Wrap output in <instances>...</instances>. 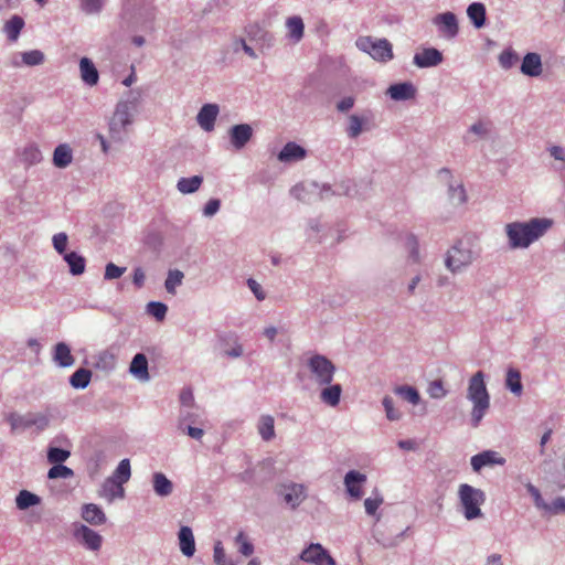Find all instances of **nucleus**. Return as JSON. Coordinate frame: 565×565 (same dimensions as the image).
<instances>
[{"instance_id": "6e6552de", "label": "nucleus", "mask_w": 565, "mask_h": 565, "mask_svg": "<svg viewBox=\"0 0 565 565\" xmlns=\"http://www.w3.org/2000/svg\"><path fill=\"white\" fill-rule=\"evenodd\" d=\"M527 490L533 497L536 508L544 511L546 514L565 513V499L563 497H557L551 504H548L543 500L539 489L534 486L529 484Z\"/></svg>"}, {"instance_id": "bf43d9fd", "label": "nucleus", "mask_w": 565, "mask_h": 565, "mask_svg": "<svg viewBox=\"0 0 565 565\" xmlns=\"http://www.w3.org/2000/svg\"><path fill=\"white\" fill-rule=\"evenodd\" d=\"M23 157L31 164L36 163L42 159L41 151L34 146L26 147L23 151Z\"/></svg>"}, {"instance_id": "58836bf2", "label": "nucleus", "mask_w": 565, "mask_h": 565, "mask_svg": "<svg viewBox=\"0 0 565 565\" xmlns=\"http://www.w3.org/2000/svg\"><path fill=\"white\" fill-rule=\"evenodd\" d=\"M366 119L358 115H351L349 117L348 135L350 138H356L363 130V125Z\"/></svg>"}, {"instance_id": "de8ad7c7", "label": "nucleus", "mask_w": 565, "mask_h": 565, "mask_svg": "<svg viewBox=\"0 0 565 565\" xmlns=\"http://www.w3.org/2000/svg\"><path fill=\"white\" fill-rule=\"evenodd\" d=\"M73 476V470L70 469L66 466L63 465H55L53 466L47 473V477L50 479H56V478H70Z\"/></svg>"}, {"instance_id": "7c9ffc66", "label": "nucleus", "mask_w": 565, "mask_h": 565, "mask_svg": "<svg viewBox=\"0 0 565 565\" xmlns=\"http://www.w3.org/2000/svg\"><path fill=\"white\" fill-rule=\"evenodd\" d=\"M64 260L70 266L72 275H82L85 271V258L76 252L66 253Z\"/></svg>"}, {"instance_id": "412c9836", "label": "nucleus", "mask_w": 565, "mask_h": 565, "mask_svg": "<svg viewBox=\"0 0 565 565\" xmlns=\"http://www.w3.org/2000/svg\"><path fill=\"white\" fill-rule=\"evenodd\" d=\"M387 93L394 100H407L415 96V88L411 83H399L391 85Z\"/></svg>"}, {"instance_id": "f257e3e1", "label": "nucleus", "mask_w": 565, "mask_h": 565, "mask_svg": "<svg viewBox=\"0 0 565 565\" xmlns=\"http://www.w3.org/2000/svg\"><path fill=\"white\" fill-rule=\"evenodd\" d=\"M550 218H532L530 222H514L507 225V235L511 247L525 248L540 238L551 226Z\"/></svg>"}, {"instance_id": "9d476101", "label": "nucleus", "mask_w": 565, "mask_h": 565, "mask_svg": "<svg viewBox=\"0 0 565 565\" xmlns=\"http://www.w3.org/2000/svg\"><path fill=\"white\" fill-rule=\"evenodd\" d=\"M74 535L77 541H79L92 551H98L102 546V536L96 531L89 529L86 525H81L77 527Z\"/></svg>"}, {"instance_id": "0eeeda50", "label": "nucleus", "mask_w": 565, "mask_h": 565, "mask_svg": "<svg viewBox=\"0 0 565 565\" xmlns=\"http://www.w3.org/2000/svg\"><path fill=\"white\" fill-rule=\"evenodd\" d=\"M300 558L315 565H335L332 556L319 543H311L302 551Z\"/></svg>"}, {"instance_id": "4be33fe9", "label": "nucleus", "mask_w": 565, "mask_h": 565, "mask_svg": "<svg viewBox=\"0 0 565 565\" xmlns=\"http://www.w3.org/2000/svg\"><path fill=\"white\" fill-rule=\"evenodd\" d=\"M54 362L62 367L72 366L75 362L70 347L64 342H58L54 348Z\"/></svg>"}, {"instance_id": "39448f33", "label": "nucleus", "mask_w": 565, "mask_h": 565, "mask_svg": "<svg viewBox=\"0 0 565 565\" xmlns=\"http://www.w3.org/2000/svg\"><path fill=\"white\" fill-rule=\"evenodd\" d=\"M310 377L318 385H329L335 372L334 364L324 355L315 354L308 360Z\"/></svg>"}, {"instance_id": "c03bdc74", "label": "nucleus", "mask_w": 565, "mask_h": 565, "mask_svg": "<svg viewBox=\"0 0 565 565\" xmlns=\"http://www.w3.org/2000/svg\"><path fill=\"white\" fill-rule=\"evenodd\" d=\"M113 117H115V122H121L126 126L131 124V116L127 104H119Z\"/></svg>"}, {"instance_id": "2f4dec72", "label": "nucleus", "mask_w": 565, "mask_h": 565, "mask_svg": "<svg viewBox=\"0 0 565 565\" xmlns=\"http://www.w3.org/2000/svg\"><path fill=\"white\" fill-rule=\"evenodd\" d=\"M341 392L342 388L340 384L329 385L322 390L320 397L326 404L337 406L340 402Z\"/></svg>"}, {"instance_id": "864d4df0", "label": "nucleus", "mask_w": 565, "mask_h": 565, "mask_svg": "<svg viewBox=\"0 0 565 565\" xmlns=\"http://www.w3.org/2000/svg\"><path fill=\"white\" fill-rule=\"evenodd\" d=\"M383 503V498L380 494L375 497L366 498L364 501L365 511L369 515H374Z\"/></svg>"}, {"instance_id": "c85d7f7f", "label": "nucleus", "mask_w": 565, "mask_h": 565, "mask_svg": "<svg viewBox=\"0 0 565 565\" xmlns=\"http://www.w3.org/2000/svg\"><path fill=\"white\" fill-rule=\"evenodd\" d=\"M288 36L294 42H299L303 36L305 24L300 17H290L286 21Z\"/></svg>"}, {"instance_id": "c756f323", "label": "nucleus", "mask_w": 565, "mask_h": 565, "mask_svg": "<svg viewBox=\"0 0 565 565\" xmlns=\"http://www.w3.org/2000/svg\"><path fill=\"white\" fill-rule=\"evenodd\" d=\"M203 182V178L200 175H193L191 178H181L177 183V189L182 194H190L198 191Z\"/></svg>"}, {"instance_id": "2eb2a0df", "label": "nucleus", "mask_w": 565, "mask_h": 565, "mask_svg": "<svg viewBox=\"0 0 565 565\" xmlns=\"http://www.w3.org/2000/svg\"><path fill=\"white\" fill-rule=\"evenodd\" d=\"M505 459L500 457L498 452L487 450L471 458V466L475 471H480L483 467L490 465H504Z\"/></svg>"}, {"instance_id": "a211bd4d", "label": "nucleus", "mask_w": 565, "mask_h": 565, "mask_svg": "<svg viewBox=\"0 0 565 565\" xmlns=\"http://www.w3.org/2000/svg\"><path fill=\"white\" fill-rule=\"evenodd\" d=\"M307 152L305 148L297 145L296 142H287L278 154V159L281 162H292L302 160Z\"/></svg>"}, {"instance_id": "a878e982", "label": "nucleus", "mask_w": 565, "mask_h": 565, "mask_svg": "<svg viewBox=\"0 0 565 565\" xmlns=\"http://www.w3.org/2000/svg\"><path fill=\"white\" fill-rule=\"evenodd\" d=\"M73 160L72 149L68 145H58L53 153V163L57 168H66Z\"/></svg>"}, {"instance_id": "338daca9", "label": "nucleus", "mask_w": 565, "mask_h": 565, "mask_svg": "<svg viewBox=\"0 0 565 565\" xmlns=\"http://www.w3.org/2000/svg\"><path fill=\"white\" fill-rule=\"evenodd\" d=\"M220 205H221L220 200L211 199L204 207V215H206V216L214 215L220 210Z\"/></svg>"}, {"instance_id": "774afa93", "label": "nucleus", "mask_w": 565, "mask_h": 565, "mask_svg": "<svg viewBox=\"0 0 565 565\" xmlns=\"http://www.w3.org/2000/svg\"><path fill=\"white\" fill-rule=\"evenodd\" d=\"M354 106V98L351 96L344 97L337 104V109L341 113L350 110Z\"/></svg>"}, {"instance_id": "aec40b11", "label": "nucleus", "mask_w": 565, "mask_h": 565, "mask_svg": "<svg viewBox=\"0 0 565 565\" xmlns=\"http://www.w3.org/2000/svg\"><path fill=\"white\" fill-rule=\"evenodd\" d=\"M81 77L82 79L89 86H94L98 83V72L95 67L94 63L87 58L83 57L79 62Z\"/></svg>"}, {"instance_id": "4468645a", "label": "nucleus", "mask_w": 565, "mask_h": 565, "mask_svg": "<svg viewBox=\"0 0 565 565\" xmlns=\"http://www.w3.org/2000/svg\"><path fill=\"white\" fill-rule=\"evenodd\" d=\"M218 115V106L215 104H205L198 114V122L205 131H212L216 117Z\"/></svg>"}, {"instance_id": "5701e85b", "label": "nucleus", "mask_w": 565, "mask_h": 565, "mask_svg": "<svg viewBox=\"0 0 565 565\" xmlns=\"http://www.w3.org/2000/svg\"><path fill=\"white\" fill-rule=\"evenodd\" d=\"M130 373L141 381L149 380L148 361L145 354L138 353L130 363Z\"/></svg>"}, {"instance_id": "423d86ee", "label": "nucleus", "mask_w": 565, "mask_h": 565, "mask_svg": "<svg viewBox=\"0 0 565 565\" xmlns=\"http://www.w3.org/2000/svg\"><path fill=\"white\" fill-rule=\"evenodd\" d=\"M461 245L462 244L459 243L448 250L446 265L452 273L468 266L473 258L472 252L469 248L462 247Z\"/></svg>"}, {"instance_id": "5fc2aeb1", "label": "nucleus", "mask_w": 565, "mask_h": 565, "mask_svg": "<svg viewBox=\"0 0 565 565\" xmlns=\"http://www.w3.org/2000/svg\"><path fill=\"white\" fill-rule=\"evenodd\" d=\"M383 406L385 408L386 416L390 420L399 419L401 413L397 409H395L394 402H393L392 397L385 396L383 398Z\"/></svg>"}, {"instance_id": "ea45409f", "label": "nucleus", "mask_w": 565, "mask_h": 565, "mask_svg": "<svg viewBox=\"0 0 565 565\" xmlns=\"http://www.w3.org/2000/svg\"><path fill=\"white\" fill-rule=\"evenodd\" d=\"M395 393L413 405H417L419 403V394L417 390L412 386H398L395 388Z\"/></svg>"}, {"instance_id": "0e129e2a", "label": "nucleus", "mask_w": 565, "mask_h": 565, "mask_svg": "<svg viewBox=\"0 0 565 565\" xmlns=\"http://www.w3.org/2000/svg\"><path fill=\"white\" fill-rule=\"evenodd\" d=\"M10 423H11V426L13 429H18V428H22V429H25L28 428V414L24 415V416H20V415H12L10 417Z\"/></svg>"}, {"instance_id": "b1692460", "label": "nucleus", "mask_w": 565, "mask_h": 565, "mask_svg": "<svg viewBox=\"0 0 565 565\" xmlns=\"http://www.w3.org/2000/svg\"><path fill=\"white\" fill-rule=\"evenodd\" d=\"M82 518L93 525H100L106 521V515L103 510L93 503L83 507Z\"/></svg>"}, {"instance_id": "f03ea898", "label": "nucleus", "mask_w": 565, "mask_h": 565, "mask_svg": "<svg viewBox=\"0 0 565 565\" xmlns=\"http://www.w3.org/2000/svg\"><path fill=\"white\" fill-rule=\"evenodd\" d=\"M467 397L473 404L471 411L472 426L478 427L490 406V396L481 371H478L470 379Z\"/></svg>"}, {"instance_id": "f704fd0d", "label": "nucleus", "mask_w": 565, "mask_h": 565, "mask_svg": "<svg viewBox=\"0 0 565 565\" xmlns=\"http://www.w3.org/2000/svg\"><path fill=\"white\" fill-rule=\"evenodd\" d=\"M24 26V21L19 15H13L7 23L4 24V32L7 33L9 40L15 41Z\"/></svg>"}, {"instance_id": "49530a36", "label": "nucleus", "mask_w": 565, "mask_h": 565, "mask_svg": "<svg viewBox=\"0 0 565 565\" xmlns=\"http://www.w3.org/2000/svg\"><path fill=\"white\" fill-rule=\"evenodd\" d=\"M70 457V451L62 448L52 447L49 449L47 459L51 463H61Z\"/></svg>"}, {"instance_id": "4c0bfd02", "label": "nucleus", "mask_w": 565, "mask_h": 565, "mask_svg": "<svg viewBox=\"0 0 565 565\" xmlns=\"http://www.w3.org/2000/svg\"><path fill=\"white\" fill-rule=\"evenodd\" d=\"M39 501H40V499L38 495H35L26 490L20 491V493L18 494V497L15 499L17 507L21 510H24V509H28L29 507L35 505L39 503Z\"/></svg>"}, {"instance_id": "37998d69", "label": "nucleus", "mask_w": 565, "mask_h": 565, "mask_svg": "<svg viewBox=\"0 0 565 565\" xmlns=\"http://www.w3.org/2000/svg\"><path fill=\"white\" fill-rule=\"evenodd\" d=\"M213 558L216 565H235V563L226 556L223 544L220 541L214 544Z\"/></svg>"}, {"instance_id": "bb28decb", "label": "nucleus", "mask_w": 565, "mask_h": 565, "mask_svg": "<svg viewBox=\"0 0 565 565\" xmlns=\"http://www.w3.org/2000/svg\"><path fill=\"white\" fill-rule=\"evenodd\" d=\"M152 483L154 492L160 497H168L173 491L172 482L162 472L153 473Z\"/></svg>"}, {"instance_id": "20e7f679", "label": "nucleus", "mask_w": 565, "mask_h": 565, "mask_svg": "<svg viewBox=\"0 0 565 565\" xmlns=\"http://www.w3.org/2000/svg\"><path fill=\"white\" fill-rule=\"evenodd\" d=\"M356 46L379 62H387L393 58L392 44L386 39L361 36L356 40Z\"/></svg>"}, {"instance_id": "cd10ccee", "label": "nucleus", "mask_w": 565, "mask_h": 565, "mask_svg": "<svg viewBox=\"0 0 565 565\" xmlns=\"http://www.w3.org/2000/svg\"><path fill=\"white\" fill-rule=\"evenodd\" d=\"M467 14L473 25L480 29L486 23V7L480 2L471 3L467 9Z\"/></svg>"}, {"instance_id": "7ed1b4c3", "label": "nucleus", "mask_w": 565, "mask_h": 565, "mask_svg": "<svg viewBox=\"0 0 565 565\" xmlns=\"http://www.w3.org/2000/svg\"><path fill=\"white\" fill-rule=\"evenodd\" d=\"M459 499L467 520L481 516L480 505L484 501V493L481 490L463 483L459 487Z\"/></svg>"}, {"instance_id": "603ef678", "label": "nucleus", "mask_w": 565, "mask_h": 565, "mask_svg": "<svg viewBox=\"0 0 565 565\" xmlns=\"http://www.w3.org/2000/svg\"><path fill=\"white\" fill-rule=\"evenodd\" d=\"M147 309L148 312L158 320H163L168 310L164 303L156 301L149 302Z\"/></svg>"}, {"instance_id": "393cba45", "label": "nucleus", "mask_w": 565, "mask_h": 565, "mask_svg": "<svg viewBox=\"0 0 565 565\" xmlns=\"http://www.w3.org/2000/svg\"><path fill=\"white\" fill-rule=\"evenodd\" d=\"M180 550L185 556H192L195 552V542L192 530L182 526L179 532Z\"/></svg>"}, {"instance_id": "8fccbe9b", "label": "nucleus", "mask_w": 565, "mask_h": 565, "mask_svg": "<svg viewBox=\"0 0 565 565\" xmlns=\"http://www.w3.org/2000/svg\"><path fill=\"white\" fill-rule=\"evenodd\" d=\"M449 198L456 204L465 203L467 195L462 184H458L457 186L449 185Z\"/></svg>"}, {"instance_id": "c9c22d12", "label": "nucleus", "mask_w": 565, "mask_h": 565, "mask_svg": "<svg viewBox=\"0 0 565 565\" xmlns=\"http://www.w3.org/2000/svg\"><path fill=\"white\" fill-rule=\"evenodd\" d=\"M505 385L515 395H521L523 387L521 383V374L518 370H508Z\"/></svg>"}, {"instance_id": "680f3d73", "label": "nucleus", "mask_w": 565, "mask_h": 565, "mask_svg": "<svg viewBox=\"0 0 565 565\" xmlns=\"http://www.w3.org/2000/svg\"><path fill=\"white\" fill-rule=\"evenodd\" d=\"M499 60L504 68H509L518 61V55L512 51H504L500 54Z\"/></svg>"}, {"instance_id": "dca6fc26", "label": "nucleus", "mask_w": 565, "mask_h": 565, "mask_svg": "<svg viewBox=\"0 0 565 565\" xmlns=\"http://www.w3.org/2000/svg\"><path fill=\"white\" fill-rule=\"evenodd\" d=\"M443 61L441 53L436 49H425L423 52L415 54L414 63L418 67H431L438 65Z\"/></svg>"}, {"instance_id": "f8f14e48", "label": "nucleus", "mask_w": 565, "mask_h": 565, "mask_svg": "<svg viewBox=\"0 0 565 565\" xmlns=\"http://www.w3.org/2000/svg\"><path fill=\"white\" fill-rule=\"evenodd\" d=\"M280 493L284 495L285 502L291 508L298 507L306 499V490L302 484L282 486Z\"/></svg>"}, {"instance_id": "3c124183", "label": "nucleus", "mask_w": 565, "mask_h": 565, "mask_svg": "<svg viewBox=\"0 0 565 565\" xmlns=\"http://www.w3.org/2000/svg\"><path fill=\"white\" fill-rule=\"evenodd\" d=\"M178 429L182 434H186L191 438L196 439V440H200L203 437V435H204V431L201 428H196V427H192V426H186L185 427L183 418H180L179 424H178Z\"/></svg>"}, {"instance_id": "69168bd1", "label": "nucleus", "mask_w": 565, "mask_h": 565, "mask_svg": "<svg viewBox=\"0 0 565 565\" xmlns=\"http://www.w3.org/2000/svg\"><path fill=\"white\" fill-rule=\"evenodd\" d=\"M406 244L409 248L411 256L413 257L414 262L418 260V244L415 236L409 235L406 239Z\"/></svg>"}, {"instance_id": "4d7b16f0", "label": "nucleus", "mask_w": 565, "mask_h": 565, "mask_svg": "<svg viewBox=\"0 0 565 565\" xmlns=\"http://www.w3.org/2000/svg\"><path fill=\"white\" fill-rule=\"evenodd\" d=\"M126 271L125 267H119L114 263H108L105 268V279H117Z\"/></svg>"}, {"instance_id": "6ab92c4d", "label": "nucleus", "mask_w": 565, "mask_h": 565, "mask_svg": "<svg viewBox=\"0 0 565 565\" xmlns=\"http://www.w3.org/2000/svg\"><path fill=\"white\" fill-rule=\"evenodd\" d=\"M99 494L107 501L111 502L116 498H122L125 494V490L121 483L109 477L102 484Z\"/></svg>"}, {"instance_id": "a19ab883", "label": "nucleus", "mask_w": 565, "mask_h": 565, "mask_svg": "<svg viewBox=\"0 0 565 565\" xmlns=\"http://www.w3.org/2000/svg\"><path fill=\"white\" fill-rule=\"evenodd\" d=\"M183 277L184 276L182 271L178 269L170 270L164 284L167 291L170 294H175V288L182 284Z\"/></svg>"}, {"instance_id": "f3484780", "label": "nucleus", "mask_w": 565, "mask_h": 565, "mask_svg": "<svg viewBox=\"0 0 565 565\" xmlns=\"http://www.w3.org/2000/svg\"><path fill=\"white\" fill-rule=\"evenodd\" d=\"M542 61L537 53H527L522 62L521 72L531 77H537L542 74Z\"/></svg>"}, {"instance_id": "ddd939ff", "label": "nucleus", "mask_w": 565, "mask_h": 565, "mask_svg": "<svg viewBox=\"0 0 565 565\" xmlns=\"http://www.w3.org/2000/svg\"><path fill=\"white\" fill-rule=\"evenodd\" d=\"M231 142L235 149H242L250 140L253 129L248 124H239L232 127L230 131Z\"/></svg>"}, {"instance_id": "9b49d317", "label": "nucleus", "mask_w": 565, "mask_h": 565, "mask_svg": "<svg viewBox=\"0 0 565 565\" xmlns=\"http://www.w3.org/2000/svg\"><path fill=\"white\" fill-rule=\"evenodd\" d=\"M365 481L366 476L355 470H350L344 477L348 493L356 500L363 495L362 486Z\"/></svg>"}, {"instance_id": "72a5a7b5", "label": "nucleus", "mask_w": 565, "mask_h": 565, "mask_svg": "<svg viewBox=\"0 0 565 565\" xmlns=\"http://www.w3.org/2000/svg\"><path fill=\"white\" fill-rule=\"evenodd\" d=\"M92 379V372L87 369H78L71 377L70 383L74 388H85Z\"/></svg>"}, {"instance_id": "e2e57ef3", "label": "nucleus", "mask_w": 565, "mask_h": 565, "mask_svg": "<svg viewBox=\"0 0 565 565\" xmlns=\"http://www.w3.org/2000/svg\"><path fill=\"white\" fill-rule=\"evenodd\" d=\"M103 7V0H82V9L86 13H96Z\"/></svg>"}, {"instance_id": "6e6d98bb", "label": "nucleus", "mask_w": 565, "mask_h": 565, "mask_svg": "<svg viewBox=\"0 0 565 565\" xmlns=\"http://www.w3.org/2000/svg\"><path fill=\"white\" fill-rule=\"evenodd\" d=\"M127 126L121 122H115V117H111L109 122L110 137L115 140H121L122 134L126 132Z\"/></svg>"}, {"instance_id": "09e8293b", "label": "nucleus", "mask_w": 565, "mask_h": 565, "mask_svg": "<svg viewBox=\"0 0 565 565\" xmlns=\"http://www.w3.org/2000/svg\"><path fill=\"white\" fill-rule=\"evenodd\" d=\"M28 428L36 426L39 429H44L49 425V418L44 414H28Z\"/></svg>"}, {"instance_id": "052dcab7", "label": "nucleus", "mask_w": 565, "mask_h": 565, "mask_svg": "<svg viewBox=\"0 0 565 565\" xmlns=\"http://www.w3.org/2000/svg\"><path fill=\"white\" fill-rule=\"evenodd\" d=\"M53 246L57 253L63 254L67 246V235L65 233H57L53 236Z\"/></svg>"}, {"instance_id": "473e14b6", "label": "nucleus", "mask_w": 565, "mask_h": 565, "mask_svg": "<svg viewBox=\"0 0 565 565\" xmlns=\"http://www.w3.org/2000/svg\"><path fill=\"white\" fill-rule=\"evenodd\" d=\"M258 433L262 438L266 441L270 440L275 436L274 417L270 415H264L260 417L258 423Z\"/></svg>"}, {"instance_id": "a18cd8bd", "label": "nucleus", "mask_w": 565, "mask_h": 565, "mask_svg": "<svg viewBox=\"0 0 565 565\" xmlns=\"http://www.w3.org/2000/svg\"><path fill=\"white\" fill-rule=\"evenodd\" d=\"M22 61L24 64H26L29 66L39 65V64L43 63L44 54L38 50L24 52L22 54Z\"/></svg>"}, {"instance_id": "1a4fd4ad", "label": "nucleus", "mask_w": 565, "mask_h": 565, "mask_svg": "<svg viewBox=\"0 0 565 565\" xmlns=\"http://www.w3.org/2000/svg\"><path fill=\"white\" fill-rule=\"evenodd\" d=\"M433 21L445 38L452 39L458 34V22L456 15L452 12L437 14Z\"/></svg>"}, {"instance_id": "e433bc0d", "label": "nucleus", "mask_w": 565, "mask_h": 565, "mask_svg": "<svg viewBox=\"0 0 565 565\" xmlns=\"http://www.w3.org/2000/svg\"><path fill=\"white\" fill-rule=\"evenodd\" d=\"M130 476V461L129 459H122L110 478L124 484L128 482Z\"/></svg>"}, {"instance_id": "79ce46f5", "label": "nucleus", "mask_w": 565, "mask_h": 565, "mask_svg": "<svg viewBox=\"0 0 565 565\" xmlns=\"http://www.w3.org/2000/svg\"><path fill=\"white\" fill-rule=\"evenodd\" d=\"M239 553L248 557L254 553V545L248 541L244 532H239L235 539Z\"/></svg>"}, {"instance_id": "13d9d810", "label": "nucleus", "mask_w": 565, "mask_h": 565, "mask_svg": "<svg viewBox=\"0 0 565 565\" xmlns=\"http://www.w3.org/2000/svg\"><path fill=\"white\" fill-rule=\"evenodd\" d=\"M428 393L433 398H441L446 396L447 391L444 388L443 382L437 380L429 384Z\"/></svg>"}]
</instances>
